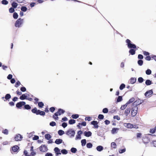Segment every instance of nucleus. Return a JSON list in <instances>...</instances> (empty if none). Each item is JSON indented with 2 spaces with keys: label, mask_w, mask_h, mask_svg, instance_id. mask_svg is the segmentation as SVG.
<instances>
[{
  "label": "nucleus",
  "mask_w": 156,
  "mask_h": 156,
  "mask_svg": "<svg viewBox=\"0 0 156 156\" xmlns=\"http://www.w3.org/2000/svg\"><path fill=\"white\" fill-rule=\"evenodd\" d=\"M23 22V20L21 18H19L16 21L15 24V26L16 27H21Z\"/></svg>",
  "instance_id": "nucleus-1"
},
{
  "label": "nucleus",
  "mask_w": 156,
  "mask_h": 156,
  "mask_svg": "<svg viewBox=\"0 0 156 156\" xmlns=\"http://www.w3.org/2000/svg\"><path fill=\"white\" fill-rule=\"evenodd\" d=\"M66 134L70 137L72 138L74 137L75 134V132L73 129H68L66 132Z\"/></svg>",
  "instance_id": "nucleus-2"
},
{
  "label": "nucleus",
  "mask_w": 156,
  "mask_h": 156,
  "mask_svg": "<svg viewBox=\"0 0 156 156\" xmlns=\"http://www.w3.org/2000/svg\"><path fill=\"white\" fill-rule=\"evenodd\" d=\"M151 134H148L147 135H145L142 137V140L143 142L145 144H147L150 141V138H149L148 136H152Z\"/></svg>",
  "instance_id": "nucleus-3"
},
{
  "label": "nucleus",
  "mask_w": 156,
  "mask_h": 156,
  "mask_svg": "<svg viewBox=\"0 0 156 156\" xmlns=\"http://www.w3.org/2000/svg\"><path fill=\"white\" fill-rule=\"evenodd\" d=\"M126 42L127 44V46L128 48L132 49L136 48V45L132 43L131 41L127 39L126 41Z\"/></svg>",
  "instance_id": "nucleus-4"
},
{
  "label": "nucleus",
  "mask_w": 156,
  "mask_h": 156,
  "mask_svg": "<svg viewBox=\"0 0 156 156\" xmlns=\"http://www.w3.org/2000/svg\"><path fill=\"white\" fill-rule=\"evenodd\" d=\"M124 126L128 128L132 129L133 128L137 129L138 128V126L136 125L131 124L129 123H125Z\"/></svg>",
  "instance_id": "nucleus-5"
},
{
  "label": "nucleus",
  "mask_w": 156,
  "mask_h": 156,
  "mask_svg": "<svg viewBox=\"0 0 156 156\" xmlns=\"http://www.w3.org/2000/svg\"><path fill=\"white\" fill-rule=\"evenodd\" d=\"M138 108L136 106H132L131 109V115L133 116H135L137 112Z\"/></svg>",
  "instance_id": "nucleus-6"
},
{
  "label": "nucleus",
  "mask_w": 156,
  "mask_h": 156,
  "mask_svg": "<svg viewBox=\"0 0 156 156\" xmlns=\"http://www.w3.org/2000/svg\"><path fill=\"white\" fill-rule=\"evenodd\" d=\"M143 101H142L140 99H138L135 101L132 104V106H136L137 107L138 105H140L143 102Z\"/></svg>",
  "instance_id": "nucleus-7"
},
{
  "label": "nucleus",
  "mask_w": 156,
  "mask_h": 156,
  "mask_svg": "<svg viewBox=\"0 0 156 156\" xmlns=\"http://www.w3.org/2000/svg\"><path fill=\"white\" fill-rule=\"evenodd\" d=\"M19 148V147L17 145L14 146L11 150L12 153V151L14 152H17Z\"/></svg>",
  "instance_id": "nucleus-8"
},
{
  "label": "nucleus",
  "mask_w": 156,
  "mask_h": 156,
  "mask_svg": "<svg viewBox=\"0 0 156 156\" xmlns=\"http://www.w3.org/2000/svg\"><path fill=\"white\" fill-rule=\"evenodd\" d=\"M25 102L24 101H20L17 103L16 104V107L17 108H20L23 106L25 105Z\"/></svg>",
  "instance_id": "nucleus-9"
},
{
  "label": "nucleus",
  "mask_w": 156,
  "mask_h": 156,
  "mask_svg": "<svg viewBox=\"0 0 156 156\" xmlns=\"http://www.w3.org/2000/svg\"><path fill=\"white\" fill-rule=\"evenodd\" d=\"M91 124L94 126V128H98V122L97 121H93L91 122Z\"/></svg>",
  "instance_id": "nucleus-10"
},
{
  "label": "nucleus",
  "mask_w": 156,
  "mask_h": 156,
  "mask_svg": "<svg viewBox=\"0 0 156 156\" xmlns=\"http://www.w3.org/2000/svg\"><path fill=\"white\" fill-rule=\"evenodd\" d=\"M22 138V137L20 134H18V135H17L15 137V140L16 141L21 140Z\"/></svg>",
  "instance_id": "nucleus-11"
},
{
  "label": "nucleus",
  "mask_w": 156,
  "mask_h": 156,
  "mask_svg": "<svg viewBox=\"0 0 156 156\" xmlns=\"http://www.w3.org/2000/svg\"><path fill=\"white\" fill-rule=\"evenodd\" d=\"M153 93V92L152 90H150L148 91H147L145 93V96L146 97H148L150 95L152 94Z\"/></svg>",
  "instance_id": "nucleus-12"
},
{
  "label": "nucleus",
  "mask_w": 156,
  "mask_h": 156,
  "mask_svg": "<svg viewBox=\"0 0 156 156\" xmlns=\"http://www.w3.org/2000/svg\"><path fill=\"white\" fill-rule=\"evenodd\" d=\"M119 130V129L118 128H113L111 130V133L113 134H116L118 133Z\"/></svg>",
  "instance_id": "nucleus-13"
},
{
  "label": "nucleus",
  "mask_w": 156,
  "mask_h": 156,
  "mask_svg": "<svg viewBox=\"0 0 156 156\" xmlns=\"http://www.w3.org/2000/svg\"><path fill=\"white\" fill-rule=\"evenodd\" d=\"M39 149L41 151L44 152L46 151V147L44 145L41 146L40 147Z\"/></svg>",
  "instance_id": "nucleus-14"
},
{
  "label": "nucleus",
  "mask_w": 156,
  "mask_h": 156,
  "mask_svg": "<svg viewBox=\"0 0 156 156\" xmlns=\"http://www.w3.org/2000/svg\"><path fill=\"white\" fill-rule=\"evenodd\" d=\"M60 111H61V112L62 114H63L65 112V111L61 108H59L58 109V111L56 112H55L54 114H55V115L56 116H57L59 115V112Z\"/></svg>",
  "instance_id": "nucleus-15"
},
{
  "label": "nucleus",
  "mask_w": 156,
  "mask_h": 156,
  "mask_svg": "<svg viewBox=\"0 0 156 156\" xmlns=\"http://www.w3.org/2000/svg\"><path fill=\"white\" fill-rule=\"evenodd\" d=\"M84 134L85 136L89 137L91 136L92 133L90 131L88 132L85 131L84 133Z\"/></svg>",
  "instance_id": "nucleus-16"
},
{
  "label": "nucleus",
  "mask_w": 156,
  "mask_h": 156,
  "mask_svg": "<svg viewBox=\"0 0 156 156\" xmlns=\"http://www.w3.org/2000/svg\"><path fill=\"white\" fill-rule=\"evenodd\" d=\"M96 150L98 151H101L104 149L103 147L101 145L98 146L96 147Z\"/></svg>",
  "instance_id": "nucleus-17"
},
{
  "label": "nucleus",
  "mask_w": 156,
  "mask_h": 156,
  "mask_svg": "<svg viewBox=\"0 0 156 156\" xmlns=\"http://www.w3.org/2000/svg\"><path fill=\"white\" fill-rule=\"evenodd\" d=\"M62 140L60 139H57L55 141V143L57 144H59L62 143Z\"/></svg>",
  "instance_id": "nucleus-18"
},
{
  "label": "nucleus",
  "mask_w": 156,
  "mask_h": 156,
  "mask_svg": "<svg viewBox=\"0 0 156 156\" xmlns=\"http://www.w3.org/2000/svg\"><path fill=\"white\" fill-rule=\"evenodd\" d=\"M136 79L134 77H132L130 79V83L132 84L134 83L136 81Z\"/></svg>",
  "instance_id": "nucleus-19"
},
{
  "label": "nucleus",
  "mask_w": 156,
  "mask_h": 156,
  "mask_svg": "<svg viewBox=\"0 0 156 156\" xmlns=\"http://www.w3.org/2000/svg\"><path fill=\"white\" fill-rule=\"evenodd\" d=\"M27 97V96L26 95V94H24L20 96V98L21 100H23L26 99Z\"/></svg>",
  "instance_id": "nucleus-20"
},
{
  "label": "nucleus",
  "mask_w": 156,
  "mask_h": 156,
  "mask_svg": "<svg viewBox=\"0 0 156 156\" xmlns=\"http://www.w3.org/2000/svg\"><path fill=\"white\" fill-rule=\"evenodd\" d=\"M39 111V110H37V108H34L33 109L31 110V112L34 113L36 114L37 115V113H38V111Z\"/></svg>",
  "instance_id": "nucleus-21"
},
{
  "label": "nucleus",
  "mask_w": 156,
  "mask_h": 156,
  "mask_svg": "<svg viewBox=\"0 0 156 156\" xmlns=\"http://www.w3.org/2000/svg\"><path fill=\"white\" fill-rule=\"evenodd\" d=\"M130 111V109L129 108H127L125 111V114L126 116H127Z\"/></svg>",
  "instance_id": "nucleus-22"
},
{
  "label": "nucleus",
  "mask_w": 156,
  "mask_h": 156,
  "mask_svg": "<svg viewBox=\"0 0 156 156\" xmlns=\"http://www.w3.org/2000/svg\"><path fill=\"white\" fill-rule=\"evenodd\" d=\"M38 113L37 114V115H40L41 116H44L45 115V113L44 112L41 111L39 110L38 111Z\"/></svg>",
  "instance_id": "nucleus-23"
},
{
  "label": "nucleus",
  "mask_w": 156,
  "mask_h": 156,
  "mask_svg": "<svg viewBox=\"0 0 156 156\" xmlns=\"http://www.w3.org/2000/svg\"><path fill=\"white\" fill-rule=\"evenodd\" d=\"M11 98V96L10 94H6L5 97V98L7 100H9Z\"/></svg>",
  "instance_id": "nucleus-24"
},
{
  "label": "nucleus",
  "mask_w": 156,
  "mask_h": 156,
  "mask_svg": "<svg viewBox=\"0 0 156 156\" xmlns=\"http://www.w3.org/2000/svg\"><path fill=\"white\" fill-rule=\"evenodd\" d=\"M129 53L131 55H134L135 54V50L133 49H131L129 50Z\"/></svg>",
  "instance_id": "nucleus-25"
},
{
  "label": "nucleus",
  "mask_w": 156,
  "mask_h": 156,
  "mask_svg": "<svg viewBox=\"0 0 156 156\" xmlns=\"http://www.w3.org/2000/svg\"><path fill=\"white\" fill-rule=\"evenodd\" d=\"M81 145L82 146H84L86 144V140L85 139H83L81 140Z\"/></svg>",
  "instance_id": "nucleus-26"
},
{
  "label": "nucleus",
  "mask_w": 156,
  "mask_h": 156,
  "mask_svg": "<svg viewBox=\"0 0 156 156\" xmlns=\"http://www.w3.org/2000/svg\"><path fill=\"white\" fill-rule=\"evenodd\" d=\"M135 100V99L134 98H130L129 101L126 103L127 105L133 102Z\"/></svg>",
  "instance_id": "nucleus-27"
},
{
  "label": "nucleus",
  "mask_w": 156,
  "mask_h": 156,
  "mask_svg": "<svg viewBox=\"0 0 156 156\" xmlns=\"http://www.w3.org/2000/svg\"><path fill=\"white\" fill-rule=\"evenodd\" d=\"M152 83V82L149 80H147L145 81V84L147 86L151 85Z\"/></svg>",
  "instance_id": "nucleus-28"
},
{
  "label": "nucleus",
  "mask_w": 156,
  "mask_h": 156,
  "mask_svg": "<svg viewBox=\"0 0 156 156\" xmlns=\"http://www.w3.org/2000/svg\"><path fill=\"white\" fill-rule=\"evenodd\" d=\"M122 100V96H119L117 98L116 102H119Z\"/></svg>",
  "instance_id": "nucleus-29"
},
{
  "label": "nucleus",
  "mask_w": 156,
  "mask_h": 156,
  "mask_svg": "<svg viewBox=\"0 0 156 156\" xmlns=\"http://www.w3.org/2000/svg\"><path fill=\"white\" fill-rule=\"evenodd\" d=\"M45 138L48 140H49L51 138V136L48 134H46L45 135Z\"/></svg>",
  "instance_id": "nucleus-30"
},
{
  "label": "nucleus",
  "mask_w": 156,
  "mask_h": 156,
  "mask_svg": "<svg viewBox=\"0 0 156 156\" xmlns=\"http://www.w3.org/2000/svg\"><path fill=\"white\" fill-rule=\"evenodd\" d=\"M58 133L60 136H62L63 135L64 133V131L60 129L58 131Z\"/></svg>",
  "instance_id": "nucleus-31"
},
{
  "label": "nucleus",
  "mask_w": 156,
  "mask_h": 156,
  "mask_svg": "<svg viewBox=\"0 0 156 156\" xmlns=\"http://www.w3.org/2000/svg\"><path fill=\"white\" fill-rule=\"evenodd\" d=\"M86 146L88 148H91L92 147L93 145L90 143H88L87 144Z\"/></svg>",
  "instance_id": "nucleus-32"
},
{
  "label": "nucleus",
  "mask_w": 156,
  "mask_h": 156,
  "mask_svg": "<svg viewBox=\"0 0 156 156\" xmlns=\"http://www.w3.org/2000/svg\"><path fill=\"white\" fill-rule=\"evenodd\" d=\"M12 5L13 8L15 9L17 7L18 4L15 2H13L12 3Z\"/></svg>",
  "instance_id": "nucleus-33"
},
{
  "label": "nucleus",
  "mask_w": 156,
  "mask_h": 156,
  "mask_svg": "<svg viewBox=\"0 0 156 156\" xmlns=\"http://www.w3.org/2000/svg\"><path fill=\"white\" fill-rule=\"evenodd\" d=\"M21 10L23 12H25L27 11V8L25 6H23L21 7Z\"/></svg>",
  "instance_id": "nucleus-34"
},
{
  "label": "nucleus",
  "mask_w": 156,
  "mask_h": 156,
  "mask_svg": "<svg viewBox=\"0 0 156 156\" xmlns=\"http://www.w3.org/2000/svg\"><path fill=\"white\" fill-rule=\"evenodd\" d=\"M76 122V121L74 119H71L69 120V124L72 125L74 124Z\"/></svg>",
  "instance_id": "nucleus-35"
},
{
  "label": "nucleus",
  "mask_w": 156,
  "mask_h": 156,
  "mask_svg": "<svg viewBox=\"0 0 156 156\" xmlns=\"http://www.w3.org/2000/svg\"><path fill=\"white\" fill-rule=\"evenodd\" d=\"M38 105L39 107L42 108L44 106V104L42 102H39L38 103Z\"/></svg>",
  "instance_id": "nucleus-36"
},
{
  "label": "nucleus",
  "mask_w": 156,
  "mask_h": 156,
  "mask_svg": "<svg viewBox=\"0 0 156 156\" xmlns=\"http://www.w3.org/2000/svg\"><path fill=\"white\" fill-rule=\"evenodd\" d=\"M144 80L142 77H139L138 79V82L140 83H142Z\"/></svg>",
  "instance_id": "nucleus-37"
},
{
  "label": "nucleus",
  "mask_w": 156,
  "mask_h": 156,
  "mask_svg": "<svg viewBox=\"0 0 156 156\" xmlns=\"http://www.w3.org/2000/svg\"><path fill=\"white\" fill-rule=\"evenodd\" d=\"M18 14L16 12H15L13 13V17L14 19H17L18 18Z\"/></svg>",
  "instance_id": "nucleus-38"
},
{
  "label": "nucleus",
  "mask_w": 156,
  "mask_h": 156,
  "mask_svg": "<svg viewBox=\"0 0 156 156\" xmlns=\"http://www.w3.org/2000/svg\"><path fill=\"white\" fill-rule=\"evenodd\" d=\"M61 152L64 154H67L68 151L67 150L65 149L62 150L61 151Z\"/></svg>",
  "instance_id": "nucleus-39"
},
{
  "label": "nucleus",
  "mask_w": 156,
  "mask_h": 156,
  "mask_svg": "<svg viewBox=\"0 0 156 156\" xmlns=\"http://www.w3.org/2000/svg\"><path fill=\"white\" fill-rule=\"evenodd\" d=\"M2 4L4 5H7L8 4V2L6 0H2L1 2Z\"/></svg>",
  "instance_id": "nucleus-40"
},
{
  "label": "nucleus",
  "mask_w": 156,
  "mask_h": 156,
  "mask_svg": "<svg viewBox=\"0 0 156 156\" xmlns=\"http://www.w3.org/2000/svg\"><path fill=\"white\" fill-rule=\"evenodd\" d=\"M127 105H128L126 103L125 105H122L120 108L122 110H123L125 109L127 107Z\"/></svg>",
  "instance_id": "nucleus-41"
},
{
  "label": "nucleus",
  "mask_w": 156,
  "mask_h": 156,
  "mask_svg": "<svg viewBox=\"0 0 156 156\" xmlns=\"http://www.w3.org/2000/svg\"><path fill=\"white\" fill-rule=\"evenodd\" d=\"M125 87V85L124 83H122L121 84L119 87V89L122 90L124 89Z\"/></svg>",
  "instance_id": "nucleus-42"
},
{
  "label": "nucleus",
  "mask_w": 156,
  "mask_h": 156,
  "mask_svg": "<svg viewBox=\"0 0 156 156\" xmlns=\"http://www.w3.org/2000/svg\"><path fill=\"white\" fill-rule=\"evenodd\" d=\"M2 133L8 135L9 133V131L7 129H5L3 130Z\"/></svg>",
  "instance_id": "nucleus-43"
},
{
  "label": "nucleus",
  "mask_w": 156,
  "mask_h": 156,
  "mask_svg": "<svg viewBox=\"0 0 156 156\" xmlns=\"http://www.w3.org/2000/svg\"><path fill=\"white\" fill-rule=\"evenodd\" d=\"M137 62L139 66H141L143 64V61L142 60L140 59L138 60Z\"/></svg>",
  "instance_id": "nucleus-44"
},
{
  "label": "nucleus",
  "mask_w": 156,
  "mask_h": 156,
  "mask_svg": "<svg viewBox=\"0 0 156 156\" xmlns=\"http://www.w3.org/2000/svg\"><path fill=\"white\" fill-rule=\"evenodd\" d=\"M71 151L72 153H75L77 151V149L74 147H72L71 149Z\"/></svg>",
  "instance_id": "nucleus-45"
},
{
  "label": "nucleus",
  "mask_w": 156,
  "mask_h": 156,
  "mask_svg": "<svg viewBox=\"0 0 156 156\" xmlns=\"http://www.w3.org/2000/svg\"><path fill=\"white\" fill-rule=\"evenodd\" d=\"M24 105V108L25 109L27 110H29L31 109V107L28 105Z\"/></svg>",
  "instance_id": "nucleus-46"
},
{
  "label": "nucleus",
  "mask_w": 156,
  "mask_h": 156,
  "mask_svg": "<svg viewBox=\"0 0 156 156\" xmlns=\"http://www.w3.org/2000/svg\"><path fill=\"white\" fill-rule=\"evenodd\" d=\"M72 117L74 119H76L79 117V115L78 114H73L72 115Z\"/></svg>",
  "instance_id": "nucleus-47"
},
{
  "label": "nucleus",
  "mask_w": 156,
  "mask_h": 156,
  "mask_svg": "<svg viewBox=\"0 0 156 156\" xmlns=\"http://www.w3.org/2000/svg\"><path fill=\"white\" fill-rule=\"evenodd\" d=\"M116 144L114 142H112L111 144V147L114 148H116Z\"/></svg>",
  "instance_id": "nucleus-48"
},
{
  "label": "nucleus",
  "mask_w": 156,
  "mask_h": 156,
  "mask_svg": "<svg viewBox=\"0 0 156 156\" xmlns=\"http://www.w3.org/2000/svg\"><path fill=\"white\" fill-rule=\"evenodd\" d=\"M54 151L55 152V153H56L57 152H60V149L57 147H55L54 149Z\"/></svg>",
  "instance_id": "nucleus-49"
},
{
  "label": "nucleus",
  "mask_w": 156,
  "mask_h": 156,
  "mask_svg": "<svg viewBox=\"0 0 156 156\" xmlns=\"http://www.w3.org/2000/svg\"><path fill=\"white\" fill-rule=\"evenodd\" d=\"M146 73L147 75H149L151 73V71L150 69H147L146 71Z\"/></svg>",
  "instance_id": "nucleus-50"
},
{
  "label": "nucleus",
  "mask_w": 156,
  "mask_h": 156,
  "mask_svg": "<svg viewBox=\"0 0 156 156\" xmlns=\"http://www.w3.org/2000/svg\"><path fill=\"white\" fill-rule=\"evenodd\" d=\"M14 8L11 7L9 9V11L10 13H12L15 11V9Z\"/></svg>",
  "instance_id": "nucleus-51"
},
{
  "label": "nucleus",
  "mask_w": 156,
  "mask_h": 156,
  "mask_svg": "<svg viewBox=\"0 0 156 156\" xmlns=\"http://www.w3.org/2000/svg\"><path fill=\"white\" fill-rule=\"evenodd\" d=\"M102 112L104 113H107L108 112V109L107 108H104L102 110Z\"/></svg>",
  "instance_id": "nucleus-52"
},
{
  "label": "nucleus",
  "mask_w": 156,
  "mask_h": 156,
  "mask_svg": "<svg viewBox=\"0 0 156 156\" xmlns=\"http://www.w3.org/2000/svg\"><path fill=\"white\" fill-rule=\"evenodd\" d=\"M56 125L55 122H54L52 121L50 123V125L52 126H55Z\"/></svg>",
  "instance_id": "nucleus-53"
},
{
  "label": "nucleus",
  "mask_w": 156,
  "mask_h": 156,
  "mask_svg": "<svg viewBox=\"0 0 156 156\" xmlns=\"http://www.w3.org/2000/svg\"><path fill=\"white\" fill-rule=\"evenodd\" d=\"M98 118L99 119H102L104 118V116L103 115L99 114L98 116Z\"/></svg>",
  "instance_id": "nucleus-54"
},
{
  "label": "nucleus",
  "mask_w": 156,
  "mask_h": 156,
  "mask_svg": "<svg viewBox=\"0 0 156 156\" xmlns=\"http://www.w3.org/2000/svg\"><path fill=\"white\" fill-rule=\"evenodd\" d=\"M155 131L156 130H155V129H154V128H152L150 129V133H151L153 134L155 132Z\"/></svg>",
  "instance_id": "nucleus-55"
},
{
  "label": "nucleus",
  "mask_w": 156,
  "mask_h": 156,
  "mask_svg": "<svg viewBox=\"0 0 156 156\" xmlns=\"http://www.w3.org/2000/svg\"><path fill=\"white\" fill-rule=\"evenodd\" d=\"M21 83L19 81H18L16 83L15 85V87H18L19 86V85Z\"/></svg>",
  "instance_id": "nucleus-56"
},
{
  "label": "nucleus",
  "mask_w": 156,
  "mask_h": 156,
  "mask_svg": "<svg viewBox=\"0 0 156 156\" xmlns=\"http://www.w3.org/2000/svg\"><path fill=\"white\" fill-rule=\"evenodd\" d=\"M67 126V124L66 122H63L62 124V126L64 128H66Z\"/></svg>",
  "instance_id": "nucleus-57"
},
{
  "label": "nucleus",
  "mask_w": 156,
  "mask_h": 156,
  "mask_svg": "<svg viewBox=\"0 0 156 156\" xmlns=\"http://www.w3.org/2000/svg\"><path fill=\"white\" fill-rule=\"evenodd\" d=\"M113 118L115 119H116L118 120H119L120 119V118L118 115L114 116Z\"/></svg>",
  "instance_id": "nucleus-58"
},
{
  "label": "nucleus",
  "mask_w": 156,
  "mask_h": 156,
  "mask_svg": "<svg viewBox=\"0 0 156 156\" xmlns=\"http://www.w3.org/2000/svg\"><path fill=\"white\" fill-rule=\"evenodd\" d=\"M126 151L125 149H121L119 151V152L120 153H122Z\"/></svg>",
  "instance_id": "nucleus-59"
},
{
  "label": "nucleus",
  "mask_w": 156,
  "mask_h": 156,
  "mask_svg": "<svg viewBox=\"0 0 156 156\" xmlns=\"http://www.w3.org/2000/svg\"><path fill=\"white\" fill-rule=\"evenodd\" d=\"M39 136H34L33 138V139L34 140H37L39 139Z\"/></svg>",
  "instance_id": "nucleus-60"
},
{
  "label": "nucleus",
  "mask_w": 156,
  "mask_h": 156,
  "mask_svg": "<svg viewBox=\"0 0 156 156\" xmlns=\"http://www.w3.org/2000/svg\"><path fill=\"white\" fill-rule=\"evenodd\" d=\"M20 90L22 92H25L26 91V88L24 87H22L21 88Z\"/></svg>",
  "instance_id": "nucleus-61"
},
{
  "label": "nucleus",
  "mask_w": 156,
  "mask_h": 156,
  "mask_svg": "<svg viewBox=\"0 0 156 156\" xmlns=\"http://www.w3.org/2000/svg\"><path fill=\"white\" fill-rule=\"evenodd\" d=\"M55 110V108L54 107H51L50 109V111L53 112H54Z\"/></svg>",
  "instance_id": "nucleus-62"
},
{
  "label": "nucleus",
  "mask_w": 156,
  "mask_h": 156,
  "mask_svg": "<svg viewBox=\"0 0 156 156\" xmlns=\"http://www.w3.org/2000/svg\"><path fill=\"white\" fill-rule=\"evenodd\" d=\"M138 59H142L143 58V56L142 55L139 54L138 55Z\"/></svg>",
  "instance_id": "nucleus-63"
},
{
  "label": "nucleus",
  "mask_w": 156,
  "mask_h": 156,
  "mask_svg": "<svg viewBox=\"0 0 156 156\" xmlns=\"http://www.w3.org/2000/svg\"><path fill=\"white\" fill-rule=\"evenodd\" d=\"M45 156H53V155L51 153H48L45 154Z\"/></svg>",
  "instance_id": "nucleus-64"
}]
</instances>
